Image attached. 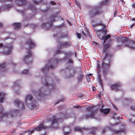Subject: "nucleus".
Segmentation results:
<instances>
[{"instance_id":"1","label":"nucleus","mask_w":135,"mask_h":135,"mask_svg":"<svg viewBox=\"0 0 135 135\" xmlns=\"http://www.w3.org/2000/svg\"><path fill=\"white\" fill-rule=\"evenodd\" d=\"M70 117L68 114H66L64 115L63 113H60L57 116H52L50 118V120L52 121V126L55 128H57L58 127V122H61L63 120V118H67Z\"/></svg>"},{"instance_id":"2","label":"nucleus","mask_w":135,"mask_h":135,"mask_svg":"<svg viewBox=\"0 0 135 135\" xmlns=\"http://www.w3.org/2000/svg\"><path fill=\"white\" fill-rule=\"evenodd\" d=\"M57 62V59H51L48 61V64L45 66L41 70L43 72L46 73L49 69L50 68H54L56 66Z\"/></svg>"},{"instance_id":"3","label":"nucleus","mask_w":135,"mask_h":135,"mask_svg":"<svg viewBox=\"0 0 135 135\" xmlns=\"http://www.w3.org/2000/svg\"><path fill=\"white\" fill-rule=\"evenodd\" d=\"M95 32L97 33L98 37L101 39L104 40L103 43H104L110 37V35H108L105 36L107 30H96Z\"/></svg>"},{"instance_id":"4","label":"nucleus","mask_w":135,"mask_h":135,"mask_svg":"<svg viewBox=\"0 0 135 135\" xmlns=\"http://www.w3.org/2000/svg\"><path fill=\"white\" fill-rule=\"evenodd\" d=\"M122 41L123 44L126 46L131 49H135V42L125 38L124 37H121L120 39Z\"/></svg>"},{"instance_id":"5","label":"nucleus","mask_w":135,"mask_h":135,"mask_svg":"<svg viewBox=\"0 0 135 135\" xmlns=\"http://www.w3.org/2000/svg\"><path fill=\"white\" fill-rule=\"evenodd\" d=\"M41 81L42 84L45 86H48L50 89L51 88L52 85V81L50 78L48 76H43L41 79Z\"/></svg>"},{"instance_id":"6","label":"nucleus","mask_w":135,"mask_h":135,"mask_svg":"<svg viewBox=\"0 0 135 135\" xmlns=\"http://www.w3.org/2000/svg\"><path fill=\"white\" fill-rule=\"evenodd\" d=\"M47 89V88H46L45 86H44L38 91H35L34 92V93L37 99H41L44 97V94L46 92Z\"/></svg>"},{"instance_id":"7","label":"nucleus","mask_w":135,"mask_h":135,"mask_svg":"<svg viewBox=\"0 0 135 135\" xmlns=\"http://www.w3.org/2000/svg\"><path fill=\"white\" fill-rule=\"evenodd\" d=\"M110 62L109 57L106 55L102 62L101 68L103 70H105L108 68Z\"/></svg>"},{"instance_id":"8","label":"nucleus","mask_w":135,"mask_h":135,"mask_svg":"<svg viewBox=\"0 0 135 135\" xmlns=\"http://www.w3.org/2000/svg\"><path fill=\"white\" fill-rule=\"evenodd\" d=\"M27 54L25 55L24 57L23 61L26 64H29L32 62L31 56L32 53L30 51L27 52Z\"/></svg>"},{"instance_id":"9","label":"nucleus","mask_w":135,"mask_h":135,"mask_svg":"<svg viewBox=\"0 0 135 135\" xmlns=\"http://www.w3.org/2000/svg\"><path fill=\"white\" fill-rule=\"evenodd\" d=\"M12 48V46L10 45L9 46L6 45H3L2 44H0V49H3L5 51L3 52L6 54H9L11 53Z\"/></svg>"},{"instance_id":"10","label":"nucleus","mask_w":135,"mask_h":135,"mask_svg":"<svg viewBox=\"0 0 135 135\" xmlns=\"http://www.w3.org/2000/svg\"><path fill=\"white\" fill-rule=\"evenodd\" d=\"M101 6L99 7L96 6L94 8H93L92 11L89 12V15L91 17H94L96 15L100 14L101 12L100 7Z\"/></svg>"},{"instance_id":"11","label":"nucleus","mask_w":135,"mask_h":135,"mask_svg":"<svg viewBox=\"0 0 135 135\" xmlns=\"http://www.w3.org/2000/svg\"><path fill=\"white\" fill-rule=\"evenodd\" d=\"M26 104L27 105L31 104L32 106L33 103L34 102L32 97L30 95H28L25 98Z\"/></svg>"},{"instance_id":"12","label":"nucleus","mask_w":135,"mask_h":135,"mask_svg":"<svg viewBox=\"0 0 135 135\" xmlns=\"http://www.w3.org/2000/svg\"><path fill=\"white\" fill-rule=\"evenodd\" d=\"M27 46H28V47L29 48H32L34 46L35 43L32 40L29 39L26 42V47H27Z\"/></svg>"},{"instance_id":"13","label":"nucleus","mask_w":135,"mask_h":135,"mask_svg":"<svg viewBox=\"0 0 135 135\" xmlns=\"http://www.w3.org/2000/svg\"><path fill=\"white\" fill-rule=\"evenodd\" d=\"M15 104L17 106H19L21 109H22L24 108V104L21 102H20L18 100H16L15 102Z\"/></svg>"},{"instance_id":"14","label":"nucleus","mask_w":135,"mask_h":135,"mask_svg":"<svg viewBox=\"0 0 135 135\" xmlns=\"http://www.w3.org/2000/svg\"><path fill=\"white\" fill-rule=\"evenodd\" d=\"M120 84H116L112 85L111 86V88L112 90H115L116 91H117L120 89Z\"/></svg>"},{"instance_id":"15","label":"nucleus","mask_w":135,"mask_h":135,"mask_svg":"<svg viewBox=\"0 0 135 135\" xmlns=\"http://www.w3.org/2000/svg\"><path fill=\"white\" fill-rule=\"evenodd\" d=\"M75 72V70L73 68H71L69 72V76L70 78L74 77Z\"/></svg>"},{"instance_id":"16","label":"nucleus","mask_w":135,"mask_h":135,"mask_svg":"<svg viewBox=\"0 0 135 135\" xmlns=\"http://www.w3.org/2000/svg\"><path fill=\"white\" fill-rule=\"evenodd\" d=\"M16 2L19 6L24 4L26 2V0H16Z\"/></svg>"},{"instance_id":"17","label":"nucleus","mask_w":135,"mask_h":135,"mask_svg":"<svg viewBox=\"0 0 135 135\" xmlns=\"http://www.w3.org/2000/svg\"><path fill=\"white\" fill-rule=\"evenodd\" d=\"M7 65L5 64H2L0 65V70L2 71H6L7 69Z\"/></svg>"},{"instance_id":"18","label":"nucleus","mask_w":135,"mask_h":135,"mask_svg":"<svg viewBox=\"0 0 135 135\" xmlns=\"http://www.w3.org/2000/svg\"><path fill=\"white\" fill-rule=\"evenodd\" d=\"M77 35L78 38L80 39L81 37V36L83 38H85L86 37V35L83 31L82 32L81 34L77 33Z\"/></svg>"},{"instance_id":"19","label":"nucleus","mask_w":135,"mask_h":135,"mask_svg":"<svg viewBox=\"0 0 135 135\" xmlns=\"http://www.w3.org/2000/svg\"><path fill=\"white\" fill-rule=\"evenodd\" d=\"M63 130L65 132V135H67L70 133V129L69 127H65Z\"/></svg>"},{"instance_id":"20","label":"nucleus","mask_w":135,"mask_h":135,"mask_svg":"<svg viewBox=\"0 0 135 135\" xmlns=\"http://www.w3.org/2000/svg\"><path fill=\"white\" fill-rule=\"evenodd\" d=\"M5 96V93H4L2 92L0 93V102L2 103L3 102Z\"/></svg>"},{"instance_id":"21","label":"nucleus","mask_w":135,"mask_h":135,"mask_svg":"<svg viewBox=\"0 0 135 135\" xmlns=\"http://www.w3.org/2000/svg\"><path fill=\"white\" fill-rule=\"evenodd\" d=\"M104 106H102V108L100 109V111L104 114H107L109 113V109L107 108L105 109H103V107Z\"/></svg>"},{"instance_id":"22","label":"nucleus","mask_w":135,"mask_h":135,"mask_svg":"<svg viewBox=\"0 0 135 135\" xmlns=\"http://www.w3.org/2000/svg\"><path fill=\"white\" fill-rule=\"evenodd\" d=\"M37 128V131H40L42 129H44L45 128V127L44 125V123L43 122L41 123L38 127Z\"/></svg>"},{"instance_id":"23","label":"nucleus","mask_w":135,"mask_h":135,"mask_svg":"<svg viewBox=\"0 0 135 135\" xmlns=\"http://www.w3.org/2000/svg\"><path fill=\"white\" fill-rule=\"evenodd\" d=\"M22 73L23 74H26L27 76H31L32 74L28 70H25L22 71Z\"/></svg>"},{"instance_id":"24","label":"nucleus","mask_w":135,"mask_h":135,"mask_svg":"<svg viewBox=\"0 0 135 135\" xmlns=\"http://www.w3.org/2000/svg\"><path fill=\"white\" fill-rule=\"evenodd\" d=\"M52 22H51L49 23V22H47L45 23H43L42 26L44 28H45L46 27H48V26H51L52 25Z\"/></svg>"},{"instance_id":"25","label":"nucleus","mask_w":135,"mask_h":135,"mask_svg":"<svg viewBox=\"0 0 135 135\" xmlns=\"http://www.w3.org/2000/svg\"><path fill=\"white\" fill-rule=\"evenodd\" d=\"M14 28L15 30H18L20 28L21 26L20 23H17L14 24Z\"/></svg>"},{"instance_id":"26","label":"nucleus","mask_w":135,"mask_h":135,"mask_svg":"<svg viewBox=\"0 0 135 135\" xmlns=\"http://www.w3.org/2000/svg\"><path fill=\"white\" fill-rule=\"evenodd\" d=\"M59 46L60 48L66 47L67 46V43L66 42H62L60 44V45H59Z\"/></svg>"},{"instance_id":"27","label":"nucleus","mask_w":135,"mask_h":135,"mask_svg":"<svg viewBox=\"0 0 135 135\" xmlns=\"http://www.w3.org/2000/svg\"><path fill=\"white\" fill-rule=\"evenodd\" d=\"M28 8H30L33 12L36 11V8L34 6L32 5H30Z\"/></svg>"},{"instance_id":"28","label":"nucleus","mask_w":135,"mask_h":135,"mask_svg":"<svg viewBox=\"0 0 135 135\" xmlns=\"http://www.w3.org/2000/svg\"><path fill=\"white\" fill-rule=\"evenodd\" d=\"M83 76V75L82 74L79 75L77 78V79L79 82H81L82 81V79Z\"/></svg>"},{"instance_id":"29","label":"nucleus","mask_w":135,"mask_h":135,"mask_svg":"<svg viewBox=\"0 0 135 135\" xmlns=\"http://www.w3.org/2000/svg\"><path fill=\"white\" fill-rule=\"evenodd\" d=\"M94 116V114L93 113L90 112L89 114L87 115L86 117H92Z\"/></svg>"},{"instance_id":"30","label":"nucleus","mask_w":135,"mask_h":135,"mask_svg":"<svg viewBox=\"0 0 135 135\" xmlns=\"http://www.w3.org/2000/svg\"><path fill=\"white\" fill-rule=\"evenodd\" d=\"M75 131H77L79 132H81L82 131V129L80 128L79 127H76L74 129Z\"/></svg>"},{"instance_id":"31","label":"nucleus","mask_w":135,"mask_h":135,"mask_svg":"<svg viewBox=\"0 0 135 135\" xmlns=\"http://www.w3.org/2000/svg\"><path fill=\"white\" fill-rule=\"evenodd\" d=\"M99 61H98L97 63V68L98 69V72L99 73V72L100 71V67L99 65Z\"/></svg>"},{"instance_id":"32","label":"nucleus","mask_w":135,"mask_h":135,"mask_svg":"<svg viewBox=\"0 0 135 135\" xmlns=\"http://www.w3.org/2000/svg\"><path fill=\"white\" fill-rule=\"evenodd\" d=\"M98 26H102L103 27L104 26V25L102 23L100 22L99 23H97L96 25H95V27Z\"/></svg>"},{"instance_id":"33","label":"nucleus","mask_w":135,"mask_h":135,"mask_svg":"<svg viewBox=\"0 0 135 135\" xmlns=\"http://www.w3.org/2000/svg\"><path fill=\"white\" fill-rule=\"evenodd\" d=\"M33 2L36 4H38L41 2V0H33Z\"/></svg>"},{"instance_id":"34","label":"nucleus","mask_w":135,"mask_h":135,"mask_svg":"<svg viewBox=\"0 0 135 135\" xmlns=\"http://www.w3.org/2000/svg\"><path fill=\"white\" fill-rule=\"evenodd\" d=\"M64 99H62L61 100L60 99V100H58L56 102H55V105L59 103L60 102H63L64 101Z\"/></svg>"},{"instance_id":"35","label":"nucleus","mask_w":135,"mask_h":135,"mask_svg":"<svg viewBox=\"0 0 135 135\" xmlns=\"http://www.w3.org/2000/svg\"><path fill=\"white\" fill-rule=\"evenodd\" d=\"M18 88V87L17 86H15L14 87V89H17L15 91V92H16L17 93H18V92H19V91H18V90H17V89Z\"/></svg>"},{"instance_id":"36","label":"nucleus","mask_w":135,"mask_h":135,"mask_svg":"<svg viewBox=\"0 0 135 135\" xmlns=\"http://www.w3.org/2000/svg\"><path fill=\"white\" fill-rule=\"evenodd\" d=\"M37 128H35L33 130L31 131H27V132H30L31 133H32L34 131H35L37 130Z\"/></svg>"},{"instance_id":"37","label":"nucleus","mask_w":135,"mask_h":135,"mask_svg":"<svg viewBox=\"0 0 135 135\" xmlns=\"http://www.w3.org/2000/svg\"><path fill=\"white\" fill-rule=\"evenodd\" d=\"M86 78L88 82H89L90 81V79L88 75L86 76Z\"/></svg>"},{"instance_id":"38","label":"nucleus","mask_w":135,"mask_h":135,"mask_svg":"<svg viewBox=\"0 0 135 135\" xmlns=\"http://www.w3.org/2000/svg\"><path fill=\"white\" fill-rule=\"evenodd\" d=\"M75 2L77 5L78 6H80V5L78 1H77V0H75Z\"/></svg>"},{"instance_id":"39","label":"nucleus","mask_w":135,"mask_h":135,"mask_svg":"<svg viewBox=\"0 0 135 135\" xmlns=\"http://www.w3.org/2000/svg\"><path fill=\"white\" fill-rule=\"evenodd\" d=\"M109 44H107L105 45L104 47H105V48H107L108 47H109Z\"/></svg>"},{"instance_id":"40","label":"nucleus","mask_w":135,"mask_h":135,"mask_svg":"<svg viewBox=\"0 0 135 135\" xmlns=\"http://www.w3.org/2000/svg\"><path fill=\"white\" fill-rule=\"evenodd\" d=\"M51 4L52 5H55L56 4V3L54 1H51L50 2Z\"/></svg>"},{"instance_id":"41","label":"nucleus","mask_w":135,"mask_h":135,"mask_svg":"<svg viewBox=\"0 0 135 135\" xmlns=\"http://www.w3.org/2000/svg\"><path fill=\"white\" fill-rule=\"evenodd\" d=\"M99 78H98V80H99V83H100L101 84H102V81L100 79V78L99 77Z\"/></svg>"},{"instance_id":"42","label":"nucleus","mask_w":135,"mask_h":135,"mask_svg":"<svg viewBox=\"0 0 135 135\" xmlns=\"http://www.w3.org/2000/svg\"><path fill=\"white\" fill-rule=\"evenodd\" d=\"M11 65L12 66V67H14L15 65V64H13V63H12V64H10L9 65Z\"/></svg>"},{"instance_id":"43","label":"nucleus","mask_w":135,"mask_h":135,"mask_svg":"<svg viewBox=\"0 0 135 135\" xmlns=\"http://www.w3.org/2000/svg\"><path fill=\"white\" fill-rule=\"evenodd\" d=\"M69 62L70 63H72L73 62V61L71 60H69Z\"/></svg>"},{"instance_id":"44","label":"nucleus","mask_w":135,"mask_h":135,"mask_svg":"<svg viewBox=\"0 0 135 135\" xmlns=\"http://www.w3.org/2000/svg\"><path fill=\"white\" fill-rule=\"evenodd\" d=\"M131 109L133 110H135V107H132Z\"/></svg>"},{"instance_id":"45","label":"nucleus","mask_w":135,"mask_h":135,"mask_svg":"<svg viewBox=\"0 0 135 135\" xmlns=\"http://www.w3.org/2000/svg\"><path fill=\"white\" fill-rule=\"evenodd\" d=\"M2 23L0 22V28L2 27Z\"/></svg>"},{"instance_id":"46","label":"nucleus","mask_w":135,"mask_h":135,"mask_svg":"<svg viewBox=\"0 0 135 135\" xmlns=\"http://www.w3.org/2000/svg\"><path fill=\"white\" fill-rule=\"evenodd\" d=\"M60 51L59 50H58L56 52V53L57 54H59L60 53Z\"/></svg>"},{"instance_id":"47","label":"nucleus","mask_w":135,"mask_h":135,"mask_svg":"<svg viewBox=\"0 0 135 135\" xmlns=\"http://www.w3.org/2000/svg\"><path fill=\"white\" fill-rule=\"evenodd\" d=\"M95 88L94 87H93V91L94 90H95Z\"/></svg>"},{"instance_id":"48","label":"nucleus","mask_w":135,"mask_h":135,"mask_svg":"<svg viewBox=\"0 0 135 135\" xmlns=\"http://www.w3.org/2000/svg\"><path fill=\"white\" fill-rule=\"evenodd\" d=\"M129 122H131L132 121V119H129Z\"/></svg>"},{"instance_id":"49","label":"nucleus","mask_w":135,"mask_h":135,"mask_svg":"<svg viewBox=\"0 0 135 135\" xmlns=\"http://www.w3.org/2000/svg\"><path fill=\"white\" fill-rule=\"evenodd\" d=\"M121 133L122 135H124V133L123 132H122Z\"/></svg>"},{"instance_id":"50","label":"nucleus","mask_w":135,"mask_h":135,"mask_svg":"<svg viewBox=\"0 0 135 135\" xmlns=\"http://www.w3.org/2000/svg\"><path fill=\"white\" fill-rule=\"evenodd\" d=\"M133 7L134 8H135V4H134L133 5Z\"/></svg>"},{"instance_id":"51","label":"nucleus","mask_w":135,"mask_h":135,"mask_svg":"<svg viewBox=\"0 0 135 135\" xmlns=\"http://www.w3.org/2000/svg\"><path fill=\"white\" fill-rule=\"evenodd\" d=\"M135 25V24L134 23H133V24H132L131 26V27L133 26L134 25Z\"/></svg>"},{"instance_id":"52","label":"nucleus","mask_w":135,"mask_h":135,"mask_svg":"<svg viewBox=\"0 0 135 135\" xmlns=\"http://www.w3.org/2000/svg\"><path fill=\"white\" fill-rule=\"evenodd\" d=\"M132 20L133 21H135V18H133L132 19Z\"/></svg>"},{"instance_id":"53","label":"nucleus","mask_w":135,"mask_h":135,"mask_svg":"<svg viewBox=\"0 0 135 135\" xmlns=\"http://www.w3.org/2000/svg\"><path fill=\"white\" fill-rule=\"evenodd\" d=\"M76 108H78L79 107H80V106H77L76 107Z\"/></svg>"},{"instance_id":"54","label":"nucleus","mask_w":135,"mask_h":135,"mask_svg":"<svg viewBox=\"0 0 135 135\" xmlns=\"http://www.w3.org/2000/svg\"><path fill=\"white\" fill-rule=\"evenodd\" d=\"M95 129H96V128H93V130H95Z\"/></svg>"},{"instance_id":"55","label":"nucleus","mask_w":135,"mask_h":135,"mask_svg":"<svg viewBox=\"0 0 135 135\" xmlns=\"http://www.w3.org/2000/svg\"><path fill=\"white\" fill-rule=\"evenodd\" d=\"M94 131H92L91 132V133H94Z\"/></svg>"},{"instance_id":"56","label":"nucleus","mask_w":135,"mask_h":135,"mask_svg":"<svg viewBox=\"0 0 135 135\" xmlns=\"http://www.w3.org/2000/svg\"><path fill=\"white\" fill-rule=\"evenodd\" d=\"M103 132H105V129H104V130H103Z\"/></svg>"},{"instance_id":"57","label":"nucleus","mask_w":135,"mask_h":135,"mask_svg":"<svg viewBox=\"0 0 135 135\" xmlns=\"http://www.w3.org/2000/svg\"><path fill=\"white\" fill-rule=\"evenodd\" d=\"M117 13V11H115V14H116Z\"/></svg>"},{"instance_id":"58","label":"nucleus","mask_w":135,"mask_h":135,"mask_svg":"<svg viewBox=\"0 0 135 135\" xmlns=\"http://www.w3.org/2000/svg\"><path fill=\"white\" fill-rule=\"evenodd\" d=\"M2 112V111H0V113H1Z\"/></svg>"},{"instance_id":"59","label":"nucleus","mask_w":135,"mask_h":135,"mask_svg":"<svg viewBox=\"0 0 135 135\" xmlns=\"http://www.w3.org/2000/svg\"><path fill=\"white\" fill-rule=\"evenodd\" d=\"M114 125H114L113 124V125H112V126H114Z\"/></svg>"},{"instance_id":"60","label":"nucleus","mask_w":135,"mask_h":135,"mask_svg":"<svg viewBox=\"0 0 135 135\" xmlns=\"http://www.w3.org/2000/svg\"><path fill=\"white\" fill-rule=\"evenodd\" d=\"M89 75H92V74H90Z\"/></svg>"},{"instance_id":"61","label":"nucleus","mask_w":135,"mask_h":135,"mask_svg":"<svg viewBox=\"0 0 135 135\" xmlns=\"http://www.w3.org/2000/svg\"><path fill=\"white\" fill-rule=\"evenodd\" d=\"M114 107V108H115L116 109L115 107Z\"/></svg>"},{"instance_id":"62","label":"nucleus","mask_w":135,"mask_h":135,"mask_svg":"<svg viewBox=\"0 0 135 135\" xmlns=\"http://www.w3.org/2000/svg\"><path fill=\"white\" fill-rule=\"evenodd\" d=\"M99 97H100V95H99Z\"/></svg>"}]
</instances>
